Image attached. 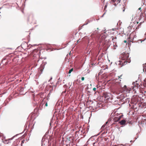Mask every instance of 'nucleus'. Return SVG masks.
Segmentation results:
<instances>
[{"mask_svg": "<svg viewBox=\"0 0 146 146\" xmlns=\"http://www.w3.org/2000/svg\"><path fill=\"white\" fill-rule=\"evenodd\" d=\"M137 24L138 23V22H137Z\"/></svg>", "mask_w": 146, "mask_h": 146, "instance_id": "bb28decb", "label": "nucleus"}, {"mask_svg": "<svg viewBox=\"0 0 146 146\" xmlns=\"http://www.w3.org/2000/svg\"><path fill=\"white\" fill-rule=\"evenodd\" d=\"M121 4L120 3L117 5H117V7L119 9L120 11H121L122 12H124L125 10V7L126 6V4Z\"/></svg>", "mask_w": 146, "mask_h": 146, "instance_id": "7ed1b4c3", "label": "nucleus"}, {"mask_svg": "<svg viewBox=\"0 0 146 146\" xmlns=\"http://www.w3.org/2000/svg\"><path fill=\"white\" fill-rule=\"evenodd\" d=\"M93 90L94 92H95L96 90V88H93Z\"/></svg>", "mask_w": 146, "mask_h": 146, "instance_id": "dca6fc26", "label": "nucleus"}, {"mask_svg": "<svg viewBox=\"0 0 146 146\" xmlns=\"http://www.w3.org/2000/svg\"><path fill=\"white\" fill-rule=\"evenodd\" d=\"M48 106V104H47V102H46L45 105V106Z\"/></svg>", "mask_w": 146, "mask_h": 146, "instance_id": "a211bd4d", "label": "nucleus"}, {"mask_svg": "<svg viewBox=\"0 0 146 146\" xmlns=\"http://www.w3.org/2000/svg\"><path fill=\"white\" fill-rule=\"evenodd\" d=\"M113 4L115 6H116L119 4L121 3V4H126L127 0H111Z\"/></svg>", "mask_w": 146, "mask_h": 146, "instance_id": "f03ea898", "label": "nucleus"}, {"mask_svg": "<svg viewBox=\"0 0 146 146\" xmlns=\"http://www.w3.org/2000/svg\"><path fill=\"white\" fill-rule=\"evenodd\" d=\"M2 140L3 142L5 144H8L9 142V139H6L5 137H4L3 138H2Z\"/></svg>", "mask_w": 146, "mask_h": 146, "instance_id": "39448f33", "label": "nucleus"}, {"mask_svg": "<svg viewBox=\"0 0 146 146\" xmlns=\"http://www.w3.org/2000/svg\"><path fill=\"white\" fill-rule=\"evenodd\" d=\"M114 146H117L116 145H114Z\"/></svg>", "mask_w": 146, "mask_h": 146, "instance_id": "c756f323", "label": "nucleus"}, {"mask_svg": "<svg viewBox=\"0 0 146 146\" xmlns=\"http://www.w3.org/2000/svg\"><path fill=\"white\" fill-rule=\"evenodd\" d=\"M106 7V6H105V8Z\"/></svg>", "mask_w": 146, "mask_h": 146, "instance_id": "7c9ffc66", "label": "nucleus"}, {"mask_svg": "<svg viewBox=\"0 0 146 146\" xmlns=\"http://www.w3.org/2000/svg\"><path fill=\"white\" fill-rule=\"evenodd\" d=\"M105 132L103 133H104Z\"/></svg>", "mask_w": 146, "mask_h": 146, "instance_id": "473e14b6", "label": "nucleus"}, {"mask_svg": "<svg viewBox=\"0 0 146 146\" xmlns=\"http://www.w3.org/2000/svg\"><path fill=\"white\" fill-rule=\"evenodd\" d=\"M108 121H107L106 123V124L105 125H103L101 129H102V130H104V127H105L106 125L108 123Z\"/></svg>", "mask_w": 146, "mask_h": 146, "instance_id": "f8f14e48", "label": "nucleus"}, {"mask_svg": "<svg viewBox=\"0 0 146 146\" xmlns=\"http://www.w3.org/2000/svg\"><path fill=\"white\" fill-rule=\"evenodd\" d=\"M6 59V58H4V59L2 60V62H4V61Z\"/></svg>", "mask_w": 146, "mask_h": 146, "instance_id": "4be33fe9", "label": "nucleus"}, {"mask_svg": "<svg viewBox=\"0 0 146 146\" xmlns=\"http://www.w3.org/2000/svg\"><path fill=\"white\" fill-rule=\"evenodd\" d=\"M123 89L124 91L129 92L130 91L131 89L129 87H127L125 85L123 87Z\"/></svg>", "mask_w": 146, "mask_h": 146, "instance_id": "423d86ee", "label": "nucleus"}, {"mask_svg": "<svg viewBox=\"0 0 146 146\" xmlns=\"http://www.w3.org/2000/svg\"><path fill=\"white\" fill-rule=\"evenodd\" d=\"M2 7H0V9H1V8H2Z\"/></svg>", "mask_w": 146, "mask_h": 146, "instance_id": "cd10ccee", "label": "nucleus"}, {"mask_svg": "<svg viewBox=\"0 0 146 146\" xmlns=\"http://www.w3.org/2000/svg\"><path fill=\"white\" fill-rule=\"evenodd\" d=\"M141 9V7H140L139 8V10H140Z\"/></svg>", "mask_w": 146, "mask_h": 146, "instance_id": "a878e982", "label": "nucleus"}, {"mask_svg": "<svg viewBox=\"0 0 146 146\" xmlns=\"http://www.w3.org/2000/svg\"><path fill=\"white\" fill-rule=\"evenodd\" d=\"M133 33H131L130 36V38H131V36H132V35H133Z\"/></svg>", "mask_w": 146, "mask_h": 146, "instance_id": "aec40b11", "label": "nucleus"}, {"mask_svg": "<svg viewBox=\"0 0 146 146\" xmlns=\"http://www.w3.org/2000/svg\"><path fill=\"white\" fill-rule=\"evenodd\" d=\"M79 41V40H77V43H78Z\"/></svg>", "mask_w": 146, "mask_h": 146, "instance_id": "393cba45", "label": "nucleus"}, {"mask_svg": "<svg viewBox=\"0 0 146 146\" xmlns=\"http://www.w3.org/2000/svg\"><path fill=\"white\" fill-rule=\"evenodd\" d=\"M73 71V68H72V69H71L69 70L68 73L69 74H70Z\"/></svg>", "mask_w": 146, "mask_h": 146, "instance_id": "2eb2a0df", "label": "nucleus"}, {"mask_svg": "<svg viewBox=\"0 0 146 146\" xmlns=\"http://www.w3.org/2000/svg\"><path fill=\"white\" fill-rule=\"evenodd\" d=\"M124 42H125V43H126L127 42V41L126 40H125L124 41Z\"/></svg>", "mask_w": 146, "mask_h": 146, "instance_id": "b1692460", "label": "nucleus"}, {"mask_svg": "<svg viewBox=\"0 0 146 146\" xmlns=\"http://www.w3.org/2000/svg\"><path fill=\"white\" fill-rule=\"evenodd\" d=\"M120 118V116H119L118 117H115L113 119V120L117 122L119 120Z\"/></svg>", "mask_w": 146, "mask_h": 146, "instance_id": "0eeeda50", "label": "nucleus"}, {"mask_svg": "<svg viewBox=\"0 0 146 146\" xmlns=\"http://www.w3.org/2000/svg\"><path fill=\"white\" fill-rule=\"evenodd\" d=\"M1 13V12H0V13Z\"/></svg>", "mask_w": 146, "mask_h": 146, "instance_id": "f704fd0d", "label": "nucleus"}, {"mask_svg": "<svg viewBox=\"0 0 146 146\" xmlns=\"http://www.w3.org/2000/svg\"><path fill=\"white\" fill-rule=\"evenodd\" d=\"M11 139H10V138L9 140H11Z\"/></svg>", "mask_w": 146, "mask_h": 146, "instance_id": "c85d7f7f", "label": "nucleus"}, {"mask_svg": "<svg viewBox=\"0 0 146 146\" xmlns=\"http://www.w3.org/2000/svg\"><path fill=\"white\" fill-rule=\"evenodd\" d=\"M143 86L145 87L144 88V89L143 90L145 91V92H146V83H145V84H143Z\"/></svg>", "mask_w": 146, "mask_h": 146, "instance_id": "4468645a", "label": "nucleus"}, {"mask_svg": "<svg viewBox=\"0 0 146 146\" xmlns=\"http://www.w3.org/2000/svg\"><path fill=\"white\" fill-rule=\"evenodd\" d=\"M144 81L145 83H146V78H145V80H144Z\"/></svg>", "mask_w": 146, "mask_h": 146, "instance_id": "5701e85b", "label": "nucleus"}, {"mask_svg": "<svg viewBox=\"0 0 146 146\" xmlns=\"http://www.w3.org/2000/svg\"><path fill=\"white\" fill-rule=\"evenodd\" d=\"M29 17H30L31 18V22H32V21H33L34 19L33 16L32 15H29L28 16V18L27 19V20L28 21H29Z\"/></svg>", "mask_w": 146, "mask_h": 146, "instance_id": "6e6552de", "label": "nucleus"}, {"mask_svg": "<svg viewBox=\"0 0 146 146\" xmlns=\"http://www.w3.org/2000/svg\"><path fill=\"white\" fill-rule=\"evenodd\" d=\"M111 94L110 93L105 92L103 94V97L106 100H109L110 99L111 96Z\"/></svg>", "mask_w": 146, "mask_h": 146, "instance_id": "20e7f679", "label": "nucleus"}, {"mask_svg": "<svg viewBox=\"0 0 146 146\" xmlns=\"http://www.w3.org/2000/svg\"><path fill=\"white\" fill-rule=\"evenodd\" d=\"M126 123V121L124 119H123L121 121L119 122V123L121 125H125Z\"/></svg>", "mask_w": 146, "mask_h": 146, "instance_id": "1a4fd4ad", "label": "nucleus"}, {"mask_svg": "<svg viewBox=\"0 0 146 146\" xmlns=\"http://www.w3.org/2000/svg\"><path fill=\"white\" fill-rule=\"evenodd\" d=\"M106 68L108 69V68L107 67Z\"/></svg>", "mask_w": 146, "mask_h": 146, "instance_id": "2f4dec72", "label": "nucleus"}, {"mask_svg": "<svg viewBox=\"0 0 146 146\" xmlns=\"http://www.w3.org/2000/svg\"><path fill=\"white\" fill-rule=\"evenodd\" d=\"M0 146H1V145L0 144Z\"/></svg>", "mask_w": 146, "mask_h": 146, "instance_id": "72a5a7b5", "label": "nucleus"}, {"mask_svg": "<svg viewBox=\"0 0 146 146\" xmlns=\"http://www.w3.org/2000/svg\"><path fill=\"white\" fill-rule=\"evenodd\" d=\"M139 86L138 84H136L135 86H134L133 88V89L134 90H135L136 89H138Z\"/></svg>", "mask_w": 146, "mask_h": 146, "instance_id": "9d476101", "label": "nucleus"}, {"mask_svg": "<svg viewBox=\"0 0 146 146\" xmlns=\"http://www.w3.org/2000/svg\"><path fill=\"white\" fill-rule=\"evenodd\" d=\"M84 80V77H82L81 78V80L82 81H83Z\"/></svg>", "mask_w": 146, "mask_h": 146, "instance_id": "f3484780", "label": "nucleus"}, {"mask_svg": "<svg viewBox=\"0 0 146 146\" xmlns=\"http://www.w3.org/2000/svg\"><path fill=\"white\" fill-rule=\"evenodd\" d=\"M143 70L144 72L145 71L146 72V64L143 66Z\"/></svg>", "mask_w": 146, "mask_h": 146, "instance_id": "ddd939ff", "label": "nucleus"}, {"mask_svg": "<svg viewBox=\"0 0 146 146\" xmlns=\"http://www.w3.org/2000/svg\"><path fill=\"white\" fill-rule=\"evenodd\" d=\"M122 75H121L119 76L118 77L117 80H119L120 81H121V80H123V78L122 77Z\"/></svg>", "mask_w": 146, "mask_h": 146, "instance_id": "9b49d317", "label": "nucleus"}, {"mask_svg": "<svg viewBox=\"0 0 146 146\" xmlns=\"http://www.w3.org/2000/svg\"><path fill=\"white\" fill-rule=\"evenodd\" d=\"M25 141V140H23L21 141V144L23 143H24V142Z\"/></svg>", "mask_w": 146, "mask_h": 146, "instance_id": "6ab92c4d", "label": "nucleus"}, {"mask_svg": "<svg viewBox=\"0 0 146 146\" xmlns=\"http://www.w3.org/2000/svg\"><path fill=\"white\" fill-rule=\"evenodd\" d=\"M129 56L128 53L123 52L121 55L120 58L121 60L119 61L120 63L119 64L121 65V66L127 64V62H129Z\"/></svg>", "mask_w": 146, "mask_h": 146, "instance_id": "f257e3e1", "label": "nucleus"}, {"mask_svg": "<svg viewBox=\"0 0 146 146\" xmlns=\"http://www.w3.org/2000/svg\"><path fill=\"white\" fill-rule=\"evenodd\" d=\"M101 1L103 3H104V1H105V0H101Z\"/></svg>", "mask_w": 146, "mask_h": 146, "instance_id": "412c9836", "label": "nucleus"}]
</instances>
